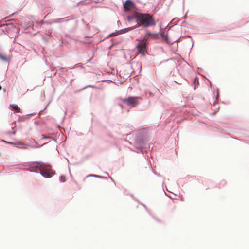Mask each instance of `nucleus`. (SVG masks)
<instances>
[{
	"mask_svg": "<svg viewBox=\"0 0 249 249\" xmlns=\"http://www.w3.org/2000/svg\"><path fill=\"white\" fill-rule=\"evenodd\" d=\"M134 16L137 19V24L134 27H130L124 29L121 31V33H124L128 32L135 28L138 27L140 25L144 27L154 26L156 24L155 21L153 16L149 14H143L139 12H135Z\"/></svg>",
	"mask_w": 249,
	"mask_h": 249,
	"instance_id": "nucleus-1",
	"label": "nucleus"
},
{
	"mask_svg": "<svg viewBox=\"0 0 249 249\" xmlns=\"http://www.w3.org/2000/svg\"><path fill=\"white\" fill-rule=\"evenodd\" d=\"M138 52L144 55L147 52L146 42L145 39L140 40L136 46Z\"/></svg>",
	"mask_w": 249,
	"mask_h": 249,
	"instance_id": "nucleus-2",
	"label": "nucleus"
},
{
	"mask_svg": "<svg viewBox=\"0 0 249 249\" xmlns=\"http://www.w3.org/2000/svg\"><path fill=\"white\" fill-rule=\"evenodd\" d=\"M140 98L137 97H130L127 99H124L123 102L128 106L135 107L138 104V100Z\"/></svg>",
	"mask_w": 249,
	"mask_h": 249,
	"instance_id": "nucleus-3",
	"label": "nucleus"
},
{
	"mask_svg": "<svg viewBox=\"0 0 249 249\" xmlns=\"http://www.w3.org/2000/svg\"><path fill=\"white\" fill-rule=\"evenodd\" d=\"M40 172L41 174L45 178H50L54 174V172L52 170L44 169L43 167L40 169Z\"/></svg>",
	"mask_w": 249,
	"mask_h": 249,
	"instance_id": "nucleus-4",
	"label": "nucleus"
},
{
	"mask_svg": "<svg viewBox=\"0 0 249 249\" xmlns=\"http://www.w3.org/2000/svg\"><path fill=\"white\" fill-rule=\"evenodd\" d=\"M135 4L131 0H127L124 4V8L125 11H128L135 8Z\"/></svg>",
	"mask_w": 249,
	"mask_h": 249,
	"instance_id": "nucleus-5",
	"label": "nucleus"
},
{
	"mask_svg": "<svg viewBox=\"0 0 249 249\" xmlns=\"http://www.w3.org/2000/svg\"><path fill=\"white\" fill-rule=\"evenodd\" d=\"M10 107L12 110H15L17 113L20 112V109L17 105L15 104H11L10 105Z\"/></svg>",
	"mask_w": 249,
	"mask_h": 249,
	"instance_id": "nucleus-6",
	"label": "nucleus"
},
{
	"mask_svg": "<svg viewBox=\"0 0 249 249\" xmlns=\"http://www.w3.org/2000/svg\"><path fill=\"white\" fill-rule=\"evenodd\" d=\"M43 167V163L40 162H36L33 164L31 167V168H39V170Z\"/></svg>",
	"mask_w": 249,
	"mask_h": 249,
	"instance_id": "nucleus-7",
	"label": "nucleus"
},
{
	"mask_svg": "<svg viewBox=\"0 0 249 249\" xmlns=\"http://www.w3.org/2000/svg\"><path fill=\"white\" fill-rule=\"evenodd\" d=\"M146 35L153 39H156L159 37V34L158 33H151L150 32H147Z\"/></svg>",
	"mask_w": 249,
	"mask_h": 249,
	"instance_id": "nucleus-8",
	"label": "nucleus"
},
{
	"mask_svg": "<svg viewBox=\"0 0 249 249\" xmlns=\"http://www.w3.org/2000/svg\"><path fill=\"white\" fill-rule=\"evenodd\" d=\"M134 18H135V17L134 16V15L132 16H128L127 20L128 22H131Z\"/></svg>",
	"mask_w": 249,
	"mask_h": 249,
	"instance_id": "nucleus-9",
	"label": "nucleus"
},
{
	"mask_svg": "<svg viewBox=\"0 0 249 249\" xmlns=\"http://www.w3.org/2000/svg\"><path fill=\"white\" fill-rule=\"evenodd\" d=\"M65 20L64 18L56 19L54 20V22L59 23L64 21Z\"/></svg>",
	"mask_w": 249,
	"mask_h": 249,
	"instance_id": "nucleus-10",
	"label": "nucleus"
},
{
	"mask_svg": "<svg viewBox=\"0 0 249 249\" xmlns=\"http://www.w3.org/2000/svg\"><path fill=\"white\" fill-rule=\"evenodd\" d=\"M60 181L62 182L65 181V177L64 176H61L60 177Z\"/></svg>",
	"mask_w": 249,
	"mask_h": 249,
	"instance_id": "nucleus-11",
	"label": "nucleus"
},
{
	"mask_svg": "<svg viewBox=\"0 0 249 249\" xmlns=\"http://www.w3.org/2000/svg\"><path fill=\"white\" fill-rule=\"evenodd\" d=\"M161 35L163 38H165L166 37V36L165 35V34L163 33H162Z\"/></svg>",
	"mask_w": 249,
	"mask_h": 249,
	"instance_id": "nucleus-12",
	"label": "nucleus"
},
{
	"mask_svg": "<svg viewBox=\"0 0 249 249\" xmlns=\"http://www.w3.org/2000/svg\"><path fill=\"white\" fill-rule=\"evenodd\" d=\"M0 57L3 60H6V58L4 56H0Z\"/></svg>",
	"mask_w": 249,
	"mask_h": 249,
	"instance_id": "nucleus-13",
	"label": "nucleus"
},
{
	"mask_svg": "<svg viewBox=\"0 0 249 249\" xmlns=\"http://www.w3.org/2000/svg\"><path fill=\"white\" fill-rule=\"evenodd\" d=\"M23 147L24 148H27V145H25V146H24Z\"/></svg>",
	"mask_w": 249,
	"mask_h": 249,
	"instance_id": "nucleus-14",
	"label": "nucleus"
},
{
	"mask_svg": "<svg viewBox=\"0 0 249 249\" xmlns=\"http://www.w3.org/2000/svg\"><path fill=\"white\" fill-rule=\"evenodd\" d=\"M2 88L1 86L0 85V90Z\"/></svg>",
	"mask_w": 249,
	"mask_h": 249,
	"instance_id": "nucleus-15",
	"label": "nucleus"
}]
</instances>
